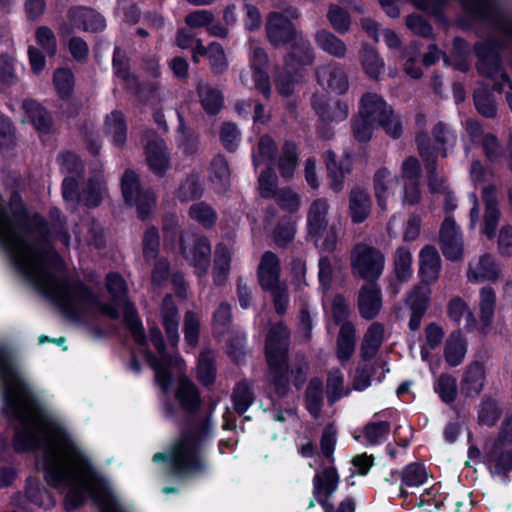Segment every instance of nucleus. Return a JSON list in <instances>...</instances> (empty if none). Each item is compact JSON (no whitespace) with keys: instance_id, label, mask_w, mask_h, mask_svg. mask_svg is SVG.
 <instances>
[{"instance_id":"4d7b16f0","label":"nucleus","mask_w":512,"mask_h":512,"mask_svg":"<svg viewBox=\"0 0 512 512\" xmlns=\"http://www.w3.org/2000/svg\"><path fill=\"white\" fill-rule=\"evenodd\" d=\"M202 190L199 178L191 175L180 184L176 195L180 201L186 202L201 196Z\"/></svg>"},{"instance_id":"f257e3e1","label":"nucleus","mask_w":512,"mask_h":512,"mask_svg":"<svg viewBox=\"0 0 512 512\" xmlns=\"http://www.w3.org/2000/svg\"><path fill=\"white\" fill-rule=\"evenodd\" d=\"M38 464L46 481L57 489L66 490L64 506L72 511L81 506L89 495L100 512H127L110 482L96 472L86 452H41Z\"/></svg>"},{"instance_id":"9b49d317","label":"nucleus","mask_w":512,"mask_h":512,"mask_svg":"<svg viewBox=\"0 0 512 512\" xmlns=\"http://www.w3.org/2000/svg\"><path fill=\"white\" fill-rule=\"evenodd\" d=\"M249 65L251 69L252 80L248 72H242L240 75L241 83L245 87H255L269 98L271 95L270 79L266 68L268 65V56L265 50L254 40H249Z\"/></svg>"},{"instance_id":"49530a36","label":"nucleus","mask_w":512,"mask_h":512,"mask_svg":"<svg viewBox=\"0 0 512 512\" xmlns=\"http://www.w3.org/2000/svg\"><path fill=\"white\" fill-rule=\"evenodd\" d=\"M434 390L444 403H452L458 393L457 380L449 374H441L434 383Z\"/></svg>"},{"instance_id":"6ab92c4d","label":"nucleus","mask_w":512,"mask_h":512,"mask_svg":"<svg viewBox=\"0 0 512 512\" xmlns=\"http://www.w3.org/2000/svg\"><path fill=\"white\" fill-rule=\"evenodd\" d=\"M317 80L323 88L339 94L346 92L349 86L347 74L339 63H328L319 67Z\"/></svg>"},{"instance_id":"2eb2a0df","label":"nucleus","mask_w":512,"mask_h":512,"mask_svg":"<svg viewBox=\"0 0 512 512\" xmlns=\"http://www.w3.org/2000/svg\"><path fill=\"white\" fill-rule=\"evenodd\" d=\"M144 150L149 168L158 175H163L170 166L167 147L158 135L148 131L144 136Z\"/></svg>"},{"instance_id":"a19ab883","label":"nucleus","mask_w":512,"mask_h":512,"mask_svg":"<svg viewBox=\"0 0 512 512\" xmlns=\"http://www.w3.org/2000/svg\"><path fill=\"white\" fill-rule=\"evenodd\" d=\"M384 338V327L380 323H373L364 335L361 346L363 358L373 357L379 349Z\"/></svg>"},{"instance_id":"4468645a","label":"nucleus","mask_w":512,"mask_h":512,"mask_svg":"<svg viewBox=\"0 0 512 512\" xmlns=\"http://www.w3.org/2000/svg\"><path fill=\"white\" fill-rule=\"evenodd\" d=\"M181 249L184 258L194 267L195 273L199 277L204 276L210 265L211 245L208 239L186 234L182 237Z\"/></svg>"},{"instance_id":"58836bf2","label":"nucleus","mask_w":512,"mask_h":512,"mask_svg":"<svg viewBox=\"0 0 512 512\" xmlns=\"http://www.w3.org/2000/svg\"><path fill=\"white\" fill-rule=\"evenodd\" d=\"M355 350V328L352 323L342 324L337 339V357L340 361H347Z\"/></svg>"},{"instance_id":"e2e57ef3","label":"nucleus","mask_w":512,"mask_h":512,"mask_svg":"<svg viewBox=\"0 0 512 512\" xmlns=\"http://www.w3.org/2000/svg\"><path fill=\"white\" fill-rule=\"evenodd\" d=\"M37 44L46 52L50 57L55 56L57 52V40L53 31L46 27L40 26L35 32Z\"/></svg>"},{"instance_id":"1a4fd4ad","label":"nucleus","mask_w":512,"mask_h":512,"mask_svg":"<svg viewBox=\"0 0 512 512\" xmlns=\"http://www.w3.org/2000/svg\"><path fill=\"white\" fill-rule=\"evenodd\" d=\"M351 269L354 276L373 282L384 270L385 256L377 248L358 243L351 250Z\"/></svg>"},{"instance_id":"9d476101","label":"nucleus","mask_w":512,"mask_h":512,"mask_svg":"<svg viewBox=\"0 0 512 512\" xmlns=\"http://www.w3.org/2000/svg\"><path fill=\"white\" fill-rule=\"evenodd\" d=\"M313 497L322 506L324 512H355V502L351 498L344 499L334 510L330 497L337 490L338 475L333 467L317 473L313 479Z\"/></svg>"},{"instance_id":"c85d7f7f","label":"nucleus","mask_w":512,"mask_h":512,"mask_svg":"<svg viewBox=\"0 0 512 512\" xmlns=\"http://www.w3.org/2000/svg\"><path fill=\"white\" fill-rule=\"evenodd\" d=\"M441 269V259L437 250L427 245L419 253V272L425 283L438 279Z\"/></svg>"},{"instance_id":"f704fd0d","label":"nucleus","mask_w":512,"mask_h":512,"mask_svg":"<svg viewBox=\"0 0 512 512\" xmlns=\"http://www.w3.org/2000/svg\"><path fill=\"white\" fill-rule=\"evenodd\" d=\"M197 94L206 113L214 115L222 108L224 97L216 87L201 81L197 85Z\"/></svg>"},{"instance_id":"2f4dec72","label":"nucleus","mask_w":512,"mask_h":512,"mask_svg":"<svg viewBox=\"0 0 512 512\" xmlns=\"http://www.w3.org/2000/svg\"><path fill=\"white\" fill-rule=\"evenodd\" d=\"M161 317L167 338L175 346L179 341V316L171 296H166L163 300Z\"/></svg>"},{"instance_id":"aec40b11","label":"nucleus","mask_w":512,"mask_h":512,"mask_svg":"<svg viewBox=\"0 0 512 512\" xmlns=\"http://www.w3.org/2000/svg\"><path fill=\"white\" fill-rule=\"evenodd\" d=\"M202 56L207 57L211 71L214 74H222L228 69L227 56L219 43L212 42L205 47L202 41H197L196 46L193 47V61L198 63Z\"/></svg>"},{"instance_id":"37998d69","label":"nucleus","mask_w":512,"mask_h":512,"mask_svg":"<svg viewBox=\"0 0 512 512\" xmlns=\"http://www.w3.org/2000/svg\"><path fill=\"white\" fill-rule=\"evenodd\" d=\"M23 109L37 130L40 132L49 130L51 118L42 106L33 100H25L23 102Z\"/></svg>"},{"instance_id":"412c9836","label":"nucleus","mask_w":512,"mask_h":512,"mask_svg":"<svg viewBox=\"0 0 512 512\" xmlns=\"http://www.w3.org/2000/svg\"><path fill=\"white\" fill-rule=\"evenodd\" d=\"M500 276V267L490 254H483L469 262L467 278L470 282L495 281Z\"/></svg>"},{"instance_id":"f8f14e48","label":"nucleus","mask_w":512,"mask_h":512,"mask_svg":"<svg viewBox=\"0 0 512 512\" xmlns=\"http://www.w3.org/2000/svg\"><path fill=\"white\" fill-rule=\"evenodd\" d=\"M297 17L298 12L294 8H288L284 14L272 12L268 15L265 28L267 38L272 45L281 46L296 39L294 46L300 43L301 39L305 40L303 37L297 38L296 31L291 23V19Z\"/></svg>"},{"instance_id":"b1692460","label":"nucleus","mask_w":512,"mask_h":512,"mask_svg":"<svg viewBox=\"0 0 512 512\" xmlns=\"http://www.w3.org/2000/svg\"><path fill=\"white\" fill-rule=\"evenodd\" d=\"M71 25L84 31L98 32L106 27L104 17L93 9L86 7H74L68 12Z\"/></svg>"},{"instance_id":"473e14b6","label":"nucleus","mask_w":512,"mask_h":512,"mask_svg":"<svg viewBox=\"0 0 512 512\" xmlns=\"http://www.w3.org/2000/svg\"><path fill=\"white\" fill-rule=\"evenodd\" d=\"M467 342L461 332L456 331L449 335L444 345V358L451 367L460 365L466 355Z\"/></svg>"},{"instance_id":"39448f33","label":"nucleus","mask_w":512,"mask_h":512,"mask_svg":"<svg viewBox=\"0 0 512 512\" xmlns=\"http://www.w3.org/2000/svg\"><path fill=\"white\" fill-rule=\"evenodd\" d=\"M330 204L327 199L314 200L307 213L308 236L313 243L326 251H333L338 241V230L335 225L328 228V212Z\"/></svg>"},{"instance_id":"cd10ccee","label":"nucleus","mask_w":512,"mask_h":512,"mask_svg":"<svg viewBox=\"0 0 512 512\" xmlns=\"http://www.w3.org/2000/svg\"><path fill=\"white\" fill-rule=\"evenodd\" d=\"M312 104L320 118L327 123L343 121L349 113L348 105L341 101L328 102L324 97L314 96Z\"/></svg>"},{"instance_id":"bb28decb","label":"nucleus","mask_w":512,"mask_h":512,"mask_svg":"<svg viewBox=\"0 0 512 512\" xmlns=\"http://www.w3.org/2000/svg\"><path fill=\"white\" fill-rule=\"evenodd\" d=\"M326 166L331 189L334 192L341 191L344 184V177L352 168L351 157L349 155H345L339 160H336L335 154L328 152L326 156Z\"/></svg>"},{"instance_id":"052dcab7","label":"nucleus","mask_w":512,"mask_h":512,"mask_svg":"<svg viewBox=\"0 0 512 512\" xmlns=\"http://www.w3.org/2000/svg\"><path fill=\"white\" fill-rule=\"evenodd\" d=\"M216 369L214 366V357L211 352L201 353L198 361V378L204 385L213 383Z\"/></svg>"},{"instance_id":"c9c22d12","label":"nucleus","mask_w":512,"mask_h":512,"mask_svg":"<svg viewBox=\"0 0 512 512\" xmlns=\"http://www.w3.org/2000/svg\"><path fill=\"white\" fill-rule=\"evenodd\" d=\"M479 297L480 329L483 333H486L493 321L496 295L492 288L484 287L480 290Z\"/></svg>"},{"instance_id":"a878e982","label":"nucleus","mask_w":512,"mask_h":512,"mask_svg":"<svg viewBox=\"0 0 512 512\" xmlns=\"http://www.w3.org/2000/svg\"><path fill=\"white\" fill-rule=\"evenodd\" d=\"M259 283L263 289L273 288L282 284L280 282V262L278 257L268 251L261 258L258 267Z\"/></svg>"},{"instance_id":"69168bd1","label":"nucleus","mask_w":512,"mask_h":512,"mask_svg":"<svg viewBox=\"0 0 512 512\" xmlns=\"http://www.w3.org/2000/svg\"><path fill=\"white\" fill-rule=\"evenodd\" d=\"M390 430L388 422H371L365 426L364 435L369 444H378L386 438Z\"/></svg>"},{"instance_id":"5fc2aeb1","label":"nucleus","mask_w":512,"mask_h":512,"mask_svg":"<svg viewBox=\"0 0 512 512\" xmlns=\"http://www.w3.org/2000/svg\"><path fill=\"white\" fill-rule=\"evenodd\" d=\"M500 414L497 402L492 398H484L478 408V421L481 425L491 427L496 424Z\"/></svg>"},{"instance_id":"6e6d98bb","label":"nucleus","mask_w":512,"mask_h":512,"mask_svg":"<svg viewBox=\"0 0 512 512\" xmlns=\"http://www.w3.org/2000/svg\"><path fill=\"white\" fill-rule=\"evenodd\" d=\"M275 153L276 145L273 139L268 135L262 136L258 143L257 152L252 155L255 168L258 169L262 163L271 162Z\"/></svg>"},{"instance_id":"09e8293b","label":"nucleus","mask_w":512,"mask_h":512,"mask_svg":"<svg viewBox=\"0 0 512 512\" xmlns=\"http://www.w3.org/2000/svg\"><path fill=\"white\" fill-rule=\"evenodd\" d=\"M211 180L219 191L226 190L230 180V170L226 159L216 156L211 163Z\"/></svg>"},{"instance_id":"dca6fc26","label":"nucleus","mask_w":512,"mask_h":512,"mask_svg":"<svg viewBox=\"0 0 512 512\" xmlns=\"http://www.w3.org/2000/svg\"><path fill=\"white\" fill-rule=\"evenodd\" d=\"M399 179L387 168H380L374 176V190L378 206L386 211L395 201Z\"/></svg>"},{"instance_id":"ea45409f","label":"nucleus","mask_w":512,"mask_h":512,"mask_svg":"<svg viewBox=\"0 0 512 512\" xmlns=\"http://www.w3.org/2000/svg\"><path fill=\"white\" fill-rule=\"evenodd\" d=\"M448 315L455 323L459 324L461 319L465 317V328L472 331L476 327V320L473 312L468 307L467 303L460 297H454L450 300L448 305Z\"/></svg>"},{"instance_id":"3c124183","label":"nucleus","mask_w":512,"mask_h":512,"mask_svg":"<svg viewBox=\"0 0 512 512\" xmlns=\"http://www.w3.org/2000/svg\"><path fill=\"white\" fill-rule=\"evenodd\" d=\"M322 382L312 379L306 390V406L310 414L317 418L322 407Z\"/></svg>"},{"instance_id":"6e6552de","label":"nucleus","mask_w":512,"mask_h":512,"mask_svg":"<svg viewBox=\"0 0 512 512\" xmlns=\"http://www.w3.org/2000/svg\"><path fill=\"white\" fill-rule=\"evenodd\" d=\"M359 114L369 121L375 122L379 127L393 138H398L402 133V121L395 115L383 98L374 93L365 94L360 102Z\"/></svg>"},{"instance_id":"603ef678","label":"nucleus","mask_w":512,"mask_h":512,"mask_svg":"<svg viewBox=\"0 0 512 512\" xmlns=\"http://www.w3.org/2000/svg\"><path fill=\"white\" fill-rule=\"evenodd\" d=\"M54 87L61 98H68L73 91L75 79L73 73L66 68H59L54 72Z\"/></svg>"},{"instance_id":"ddd939ff","label":"nucleus","mask_w":512,"mask_h":512,"mask_svg":"<svg viewBox=\"0 0 512 512\" xmlns=\"http://www.w3.org/2000/svg\"><path fill=\"white\" fill-rule=\"evenodd\" d=\"M122 194L125 201L136 206L138 215L144 219L155 206V195L151 190H141L138 175L126 170L121 179Z\"/></svg>"},{"instance_id":"c756f323","label":"nucleus","mask_w":512,"mask_h":512,"mask_svg":"<svg viewBox=\"0 0 512 512\" xmlns=\"http://www.w3.org/2000/svg\"><path fill=\"white\" fill-rule=\"evenodd\" d=\"M482 199L485 204L483 233L492 239L500 218L495 189L491 186L485 187Z\"/></svg>"},{"instance_id":"0e129e2a","label":"nucleus","mask_w":512,"mask_h":512,"mask_svg":"<svg viewBox=\"0 0 512 512\" xmlns=\"http://www.w3.org/2000/svg\"><path fill=\"white\" fill-rule=\"evenodd\" d=\"M442 503L443 498L439 495V489L436 486L425 489L415 498V505L427 510L438 509Z\"/></svg>"},{"instance_id":"bf43d9fd","label":"nucleus","mask_w":512,"mask_h":512,"mask_svg":"<svg viewBox=\"0 0 512 512\" xmlns=\"http://www.w3.org/2000/svg\"><path fill=\"white\" fill-rule=\"evenodd\" d=\"M443 337L444 331L439 325L431 323L425 328L426 343L421 348V357L424 361L429 357V350H433L438 347L442 342Z\"/></svg>"},{"instance_id":"a18cd8bd","label":"nucleus","mask_w":512,"mask_h":512,"mask_svg":"<svg viewBox=\"0 0 512 512\" xmlns=\"http://www.w3.org/2000/svg\"><path fill=\"white\" fill-rule=\"evenodd\" d=\"M412 253L408 248L399 247L394 254V271L396 277L401 282L408 281L413 273L412 270Z\"/></svg>"},{"instance_id":"338daca9","label":"nucleus","mask_w":512,"mask_h":512,"mask_svg":"<svg viewBox=\"0 0 512 512\" xmlns=\"http://www.w3.org/2000/svg\"><path fill=\"white\" fill-rule=\"evenodd\" d=\"M189 214L192 219L205 227L211 226L216 220L215 212L209 205L203 202L192 205L190 207Z\"/></svg>"},{"instance_id":"774afa93","label":"nucleus","mask_w":512,"mask_h":512,"mask_svg":"<svg viewBox=\"0 0 512 512\" xmlns=\"http://www.w3.org/2000/svg\"><path fill=\"white\" fill-rule=\"evenodd\" d=\"M260 194L265 198H272L276 194L277 176L272 168L262 171L258 178Z\"/></svg>"},{"instance_id":"a211bd4d","label":"nucleus","mask_w":512,"mask_h":512,"mask_svg":"<svg viewBox=\"0 0 512 512\" xmlns=\"http://www.w3.org/2000/svg\"><path fill=\"white\" fill-rule=\"evenodd\" d=\"M499 441L485 445V463L493 475H506L512 469V449L503 450Z\"/></svg>"},{"instance_id":"4be33fe9","label":"nucleus","mask_w":512,"mask_h":512,"mask_svg":"<svg viewBox=\"0 0 512 512\" xmlns=\"http://www.w3.org/2000/svg\"><path fill=\"white\" fill-rule=\"evenodd\" d=\"M382 307V294L374 282L363 285L358 293V309L365 319L376 317Z\"/></svg>"},{"instance_id":"5701e85b","label":"nucleus","mask_w":512,"mask_h":512,"mask_svg":"<svg viewBox=\"0 0 512 512\" xmlns=\"http://www.w3.org/2000/svg\"><path fill=\"white\" fill-rule=\"evenodd\" d=\"M475 51L479 58L478 71L481 74L491 78L499 75L503 82H508V77L501 71L500 60L492 44L479 43L475 46Z\"/></svg>"},{"instance_id":"72a5a7b5","label":"nucleus","mask_w":512,"mask_h":512,"mask_svg":"<svg viewBox=\"0 0 512 512\" xmlns=\"http://www.w3.org/2000/svg\"><path fill=\"white\" fill-rule=\"evenodd\" d=\"M402 485L400 487V495L407 498L410 488H418L428 480V473L425 467L419 463H412L407 465L401 475Z\"/></svg>"},{"instance_id":"e433bc0d","label":"nucleus","mask_w":512,"mask_h":512,"mask_svg":"<svg viewBox=\"0 0 512 512\" xmlns=\"http://www.w3.org/2000/svg\"><path fill=\"white\" fill-rule=\"evenodd\" d=\"M315 42L321 50L335 58H344L347 54V46L344 41L327 30L317 31Z\"/></svg>"},{"instance_id":"8fccbe9b","label":"nucleus","mask_w":512,"mask_h":512,"mask_svg":"<svg viewBox=\"0 0 512 512\" xmlns=\"http://www.w3.org/2000/svg\"><path fill=\"white\" fill-rule=\"evenodd\" d=\"M25 496L28 501L39 507L49 508L54 505V500L49 493L34 479L28 480Z\"/></svg>"},{"instance_id":"423d86ee","label":"nucleus","mask_w":512,"mask_h":512,"mask_svg":"<svg viewBox=\"0 0 512 512\" xmlns=\"http://www.w3.org/2000/svg\"><path fill=\"white\" fill-rule=\"evenodd\" d=\"M314 60V52L308 40H302L300 43L291 47L290 53L285 58V67L283 71L277 72L275 75V86L282 96H289L293 93L295 84L298 79L291 74L300 77L301 69L306 65L312 64Z\"/></svg>"},{"instance_id":"79ce46f5","label":"nucleus","mask_w":512,"mask_h":512,"mask_svg":"<svg viewBox=\"0 0 512 512\" xmlns=\"http://www.w3.org/2000/svg\"><path fill=\"white\" fill-rule=\"evenodd\" d=\"M362 68L370 78L378 79L384 70V61L373 48L363 46L360 52Z\"/></svg>"},{"instance_id":"20e7f679","label":"nucleus","mask_w":512,"mask_h":512,"mask_svg":"<svg viewBox=\"0 0 512 512\" xmlns=\"http://www.w3.org/2000/svg\"><path fill=\"white\" fill-rule=\"evenodd\" d=\"M289 332L282 323L274 325L267 336L265 352L268 363V379L279 395H284L288 388V367L286 355Z\"/></svg>"},{"instance_id":"0eeeda50","label":"nucleus","mask_w":512,"mask_h":512,"mask_svg":"<svg viewBox=\"0 0 512 512\" xmlns=\"http://www.w3.org/2000/svg\"><path fill=\"white\" fill-rule=\"evenodd\" d=\"M150 341L155 347L159 358L152 355L146 349L143 350V353L155 372L157 385L166 393L171 385V370L175 368L181 372L184 367V361L178 356L172 357L166 354L162 333L158 328L150 329Z\"/></svg>"},{"instance_id":"393cba45","label":"nucleus","mask_w":512,"mask_h":512,"mask_svg":"<svg viewBox=\"0 0 512 512\" xmlns=\"http://www.w3.org/2000/svg\"><path fill=\"white\" fill-rule=\"evenodd\" d=\"M486 380L485 369L480 362L470 363L461 378L460 392L465 397H476L484 388Z\"/></svg>"},{"instance_id":"de8ad7c7","label":"nucleus","mask_w":512,"mask_h":512,"mask_svg":"<svg viewBox=\"0 0 512 512\" xmlns=\"http://www.w3.org/2000/svg\"><path fill=\"white\" fill-rule=\"evenodd\" d=\"M297 166V152L294 144L286 142L278 160V169L283 178H291Z\"/></svg>"},{"instance_id":"4c0bfd02","label":"nucleus","mask_w":512,"mask_h":512,"mask_svg":"<svg viewBox=\"0 0 512 512\" xmlns=\"http://www.w3.org/2000/svg\"><path fill=\"white\" fill-rule=\"evenodd\" d=\"M176 398L181 406L188 411L195 410L200 403L195 385L185 376H180L178 379Z\"/></svg>"},{"instance_id":"7c9ffc66","label":"nucleus","mask_w":512,"mask_h":512,"mask_svg":"<svg viewBox=\"0 0 512 512\" xmlns=\"http://www.w3.org/2000/svg\"><path fill=\"white\" fill-rule=\"evenodd\" d=\"M371 212L369 194L362 189H353L349 196V215L353 223L364 222Z\"/></svg>"},{"instance_id":"c03bdc74","label":"nucleus","mask_w":512,"mask_h":512,"mask_svg":"<svg viewBox=\"0 0 512 512\" xmlns=\"http://www.w3.org/2000/svg\"><path fill=\"white\" fill-rule=\"evenodd\" d=\"M105 130L111 136L114 145H123L126 140V124L123 114L119 111H113L107 115Z\"/></svg>"},{"instance_id":"f3484780","label":"nucleus","mask_w":512,"mask_h":512,"mask_svg":"<svg viewBox=\"0 0 512 512\" xmlns=\"http://www.w3.org/2000/svg\"><path fill=\"white\" fill-rule=\"evenodd\" d=\"M440 243L443 254L450 260H457L463 254V241L461 233L454 219L447 216L440 230Z\"/></svg>"},{"instance_id":"864d4df0","label":"nucleus","mask_w":512,"mask_h":512,"mask_svg":"<svg viewBox=\"0 0 512 512\" xmlns=\"http://www.w3.org/2000/svg\"><path fill=\"white\" fill-rule=\"evenodd\" d=\"M350 388L344 385V376L339 370L331 371L327 379V397L330 402L347 396Z\"/></svg>"},{"instance_id":"7ed1b4c3","label":"nucleus","mask_w":512,"mask_h":512,"mask_svg":"<svg viewBox=\"0 0 512 512\" xmlns=\"http://www.w3.org/2000/svg\"><path fill=\"white\" fill-rule=\"evenodd\" d=\"M61 170L65 173L62 192L66 201L81 200L89 207L97 206L102 200L105 186L100 174L90 179L88 186L80 194L77 193V177L82 173V164L78 157L70 152L59 158Z\"/></svg>"},{"instance_id":"680f3d73","label":"nucleus","mask_w":512,"mask_h":512,"mask_svg":"<svg viewBox=\"0 0 512 512\" xmlns=\"http://www.w3.org/2000/svg\"><path fill=\"white\" fill-rule=\"evenodd\" d=\"M430 289L425 285L415 287L407 296V305L411 311L425 312L428 306Z\"/></svg>"},{"instance_id":"f03ea898","label":"nucleus","mask_w":512,"mask_h":512,"mask_svg":"<svg viewBox=\"0 0 512 512\" xmlns=\"http://www.w3.org/2000/svg\"><path fill=\"white\" fill-rule=\"evenodd\" d=\"M212 440L208 421L181 433L165 453L153 456L155 463L163 462L168 474L183 477L207 468V450Z\"/></svg>"},{"instance_id":"13d9d810","label":"nucleus","mask_w":512,"mask_h":512,"mask_svg":"<svg viewBox=\"0 0 512 512\" xmlns=\"http://www.w3.org/2000/svg\"><path fill=\"white\" fill-rule=\"evenodd\" d=\"M113 66L115 73L118 77L123 79L127 88L131 90H136L138 87L137 79L133 75H130L128 70V64L124 58V55L122 54V51L119 48L115 49Z\"/></svg>"}]
</instances>
